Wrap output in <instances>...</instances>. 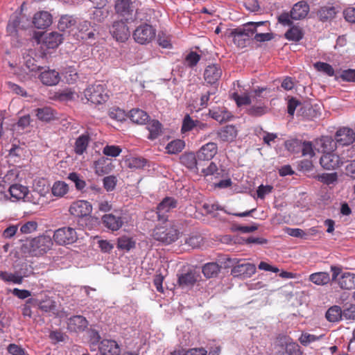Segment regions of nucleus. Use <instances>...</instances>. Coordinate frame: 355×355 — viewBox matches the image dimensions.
I'll return each mask as SVG.
<instances>
[{
  "instance_id": "f257e3e1",
  "label": "nucleus",
  "mask_w": 355,
  "mask_h": 355,
  "mask_svg": "<svg viewBox=\"0 0 355 355\" xmlns=\"http://www.w3.org/2000/svg\"><path fill=\"white\" fill-rule=\"evenodd\" d=\"M53 245L52 237L46 234L27 239L20 247L22 254L29 257H40L49 251Z\"/></svg>"
},
{
  "instance_id": "f03ea898",
  "label": "nucleus",
  "mask_w": 355,
  "mask_h": 355,
  "mask_svg": "<svg viewBox=\"0 0 355 355\" xmlns=\"http://www.w3.org/2000/svg\"><path fill=\"white\" fill-rule=\"evenodd\" d=\"M268 21L248 22L243 27L232 29L230 36L233 42L239 48H244L247 46L249 40L257 32V28L263 25H268Z\"/></svg>"
},
{
  "instance_id": "7ed1b4c3",
  "label": "nucleus",
  "mask_w": 355,
  "mask_h": 355,
  "mask_svg": "<svg viewBox=\"0 0 355 355\" xmlns=\"http://www.w3.org/2000/svg\"><path fill=\"white\" fill-rule=\"evenodd\" d=\"M162 225H158L152 230L151 237L161 243L168 245L175 242L179 237V230L174 223L162 220Z\"/></svg>"
},
{
  "instance_id": "20e7f679",
  "label": "nucleus",
  "mask_w": 355,
  "mask_h": 355,
  "mask_svg": "<svg viewBox=\"0 0 355 355\" xmlns=\"http://www.w3.org/2000/svg\"><path fill=\"white\" fill-rule=\"evenodd\" d=\"M84 95L88 101L96 105L104 103L109 98L105 88L100 84L87 87L84 91Z\"/></svg>"
},
{
  "instance_id": "39448f33",
  "label": "nucleus",
  "mask_w": 355,
  "mask_h": 355,
  "mask_svg": "<svg viewBox=\"0 0 355 355\" xmlns=\"http://www.w3.org/2000/svg\"><path fill=\"white\" fill-rule=\"evenodd\" d=\"M52 239L58 245H66L75 243L78 239V235L74 228L62 227L54 232Z\"/></svg>"
},
{
  "instance_id": "423d86ee",
  "label": "nucleus",
  "mask_w": 355,
  "mask_h": 355,
  "mask_svg": "<svg viewBox=\"0 0 355 355\" xmlns=\"http://www.w3.org/2000/svg\"><path fill=\"white\" fill-rule=\"evenodd\" d=\"M155 35L156 30L153 26L145 23L137 26L133 32L135 41L140 44H149L155 39Z\"/></svg>"
},
{
  "instance_id": "0eeeda50",
  "label": "nucleus",
  "mask_w": 355,
  "mask_h": 355,
  "mask_svg": "<svg viewBox=\"0 0 355 355\" xmlns=\"http://www.w3.org/2000/svg\"><path fill=\"white\" fill-rule=\"evenodd\" d=\"M344 163V159L334 152L327 153L322 155L320 164L326 170H334Z\"/></svg>"
},
{
  "instance_id": "6e6552de",
  "label": "nucleus",
  "mask_w": 355,
  "mask_h": 355,
  "mask_svg": "<svg viewBox=\"0 0 355 355\" xmlns=\"http://www.w3.org/2000/svg\"><path fill=\"white\" fill-rule=\"evenodd\" d=\"M110 31L113 37H114L116 41L121 42H125L130 36L129 28L126 22L123 20L114 21Z\"/></svg>"
},
{
  "instance_id": "1a4fd4ad",
  "label": "nucleus",
  "mask_w": 355,
  "mask_h": 355,
  "mask_svg": "<svg viewBox=\"0 0 355 355\" xmlns=\"http://www.w3.org/2000/svg\"><path fill=\"white\" fill-rule=\"evenodd\" d=\"M69 211L74 217L83 218L92 213V206L86 200H76L70 205Z\"/></svg>"
},
{
  "instance_id": "9d476101",
  "label": "nucleus",
  "mask_w": 355,
  "mask_h": 355,
  "mask_svg": "<svg viewBox=\"0 0 355 355\" xmlns=\"http://www.w3.org/2000/svg\"><path fill=\"white\" fill-rule=\"evenodd\" d=\"M177 200L172 197L164 198L157 207V214L159 220H167L166 214L177 207Z\"/></svg>"
},
{
  "instance_id": "9b49d317",
  "label": "nucleus",
  "mask_w": 355,
  "mask_h": 355,
  "mask_svg": "<svg viewBox=\"0 0 355 355\" xmlns=\"http://www.w3.org/2000/svg\"><path fill=\"white\" fill-rule=\"evenodd\" d=\"M256 266L250 263H238L231 270V273L234 277H239L241 278H248L256 272Z\"/></svg>"
},
{
  "instance_id": "f8f14e48",
  "label": "nucleus",
  "mask_w": 355,
  "mask_h": 355,
  "mask_svg": "<svg viewBox=\"0 0 355 355\" xmlns=\"http://www.w3.org/2000/svg\"><path fill=\"white\" fill-rule=\"evenodd\" d=\"M302 354L300 346L297 343H291L285 347L275 345L271 349L270 355H302Z\"/></svg>"
},
{
  "instance_id": "ddd939ff",
  "label": "nucleus",
  "mask_w": 355,
  "mask_h": 355,
  "mask_svg": "<svg viewBox=\"0 0 355 355\" xmlns=\"http://www.w3.org/2000/svg\"><path fill=\"white\" fill-rule=\"evenodd\" d=\"M101 355H120L121 347L118 343L112 339H103L98 345Z\"/></svg>"
},
{
  "instance_id": "4468645a",
  "label": "nucleus",
  "mask_w": 355,
  "mask_h": 355,
  "mask_svg": "<svg viewBox=\"0 0 355 355\" xmlns=\"http://www.w3.org/2000/svg\"><path fill=\"white\" fill-rule=\"evenodd\" d=\"M335 139L338 146H349L355 141V133L350 128H343L336 132Z\"/></svg>"
},
{
  "instance_id": "2eb2a0df",
  "label": "nucleus",
  "mask_w": 355,
  "mask_h": 355,
  "mask_svg": "<svg viewBox=\"0 0 355 355\" xmlns=\"http://www.w3.org/2000/svg\"><path fill=\"white\" fill-rule=\"evenodd\" d=\"M218 153V146L216 143L209 142L205 145H203L198 151H197V157L198 160L200 162L202 161H209L213 159V157Z\"/></svg>"
},
{
  "instance_id": "dca6fc26",
  "label": "nucleus",
  "mask_w": 355,
  "mask_h": 355,
  "mask_svg": "<svg viewBox=\"0 0 355 355\" xmlns=\"http://www.w3.org/2000/svg\"><path fill=\"white\" fill-rule=\"evenodd\" d=\"M310 11L309 5L306 1L295 3L291 10V17L294 20H301L306 17Z\"/></svg>"
},
{
  "instance_id": "f3484780",
  "label": "nucleus",
  "mask_w": 355,
  "mask_h": 355,
  "mask_svg": "<svg viewBox=\"0 0 355 355\" xmlns=\"http://www.w3.org/2000/svg\"><path fill=\"white\" fill-rule=\"evenodd\" d=\"M33 23L35 28L44 29L52 24V16L47 11H40L35 14Z\"/></svg>"
},
{
  "instance_id": "a211bd4d",
  "label": "nucleus",
  "mask_w": 355,
  "mask_h": 355,
  "mask_svg": "<svg viewBox=\"0 0 355 355\" xmlns=\"http://www.w3.org/2000/svg\"><path fill=\"white\" fill-rule=\"evenodd\" d=\"M91 141L90 134L87 131L76 139L73 151L76 155H82L87 150Z\"/></svg>"
},
{
  "instance_id": "6ab92c4d",
  "label": "nucleus",
  "mask_w": 355,
  "mask_h": 355,
  "mask_svg": "<svg viewBox=\"0 0 355 355\" xmlns=\"http://www.w3.org/2000/svg\"><path fill=\"white\" fill-rule=\"evenodd\" d=\"M196 272L190 270L178 276V284L182 289L192 288L198 280Z\"/></svg>"
},
{
  "instance_id": "aec40b11",
  "label": "nucleus",
  "mask_w": 355,
  "mask_h": 355,
  "mask_svg": "<svg viewBox=\"0 0 355 355\" xmlns=\"http://www.w3.org/2000/svg\"><path fill=\"white\" fill-rule=\"evenodd\" d=\"M88 325L86 318L82 315H74L71 317L67 322V329L70 331H83Z\"/></svg>"
},
{
  "instance_id": "412c9836",
  "label": "nucleus",
  "mask_w": 355,
  "mask_h": 355,
  "mask_svg": "<svg viewBox=\"0 0 355 355\" xmlns=\"http://www.w3.org/2000/svg\"><path fill=\"white\" fill-rule=\"evenodd\" d=\"M39 78L42 84L47 86H53L58 84L60 76L59 72L55 69H48L40 74Z\"/></svg>"
},
{
  "instance_id": "4be33fe9",
  "label": "nucleus",
  "mask_w": 355,
  "mask_h": 355,
  "mask_svg": "<svg viewBox=\"0 0 355 355\" xmlns=\"http://www.w3.org/2000/svg\"><path fill=\"white\" fill-rule=\"evenodd\" d=\"M114 9L122 17L132 15L135 6L132 0H116Z\"/></svg>"
},
{
  "instance_id": "5701e85b",
  "label": "nucleus",
  "mask_w": 355,
  "mask_h": 355,
  "mask_svg": "<svg viewBox=\"0 0 355 355\" xmlns=\"http://www.w3.org/2000/svg\"><path fill=\"white\" fill-rule=\"evenodd\" d=\"M222 70L218 64H211L207 67L204 72L205 81L209 84L216 83L221 77Z\"/></svg>"
},
{
  "instance_id": "b1692460",
  "label": "nucleus",
  "mask_w": 355,
  "mask_h": 355,
  "mask_svg": "<svg viewBox=\"0 0 355 355\" xmlns=\"http://www.w3.org/2000/svg\"><path fill=\"white\" fill-rule=\"evenodd\" d=\"M102 223L105 227L112 231L119 230L123 225L121 218L116 217L112 214H105L103 216Z\"/></svg>"
},
{
  "instance_id": "393cba45",
  "label": "nucleus",
  "mask_w": 355,
  "mask_h": 355,
  "mask_svg": "<svg viewBox=\"0 0 355 355\" xmlns=\"http://www.w3.org/2000/svg\"><path fill=\"white\" fill-rule=\"evenodd\" d=\"M218 138L223 141H232L237 135V130L235 126L228 125L217 132Z\"/></svg>"
},
{
  "instance_id": "a878e982",
  "label": "nucleus",
  "mask_w": 355,
  "mask_h": 355,
  "mask_svg": "<svg viewBox=\"0 0 355 355\" xmlns=\"http://www.w3.org/2000/svg\"><path fill=\"white\" fill-rule=\"evenodd\" d=\"M35 55V52L29 49L23 55L24 66L32 72H35L40 69V67L37 64V60L33 57Z\"/></svg>"
},
{
  "instance_id": "bb28decb",
  "label": "nucleus",
  "mask_w": 355,
  "mask_h": 355,
  "mask_svg": "<svg viewBox=\"0 0 355 355\" xmlns=\"http://www.w3.org/2000/svg\"><path fill=\"white\" fill-rule=\"evenodd\" d=\"M129 118L133 123L143 125L148 121L149 116L145 111L135 108L130 111Z\"/></svg>"
},
{
  "instance_id": "cd10ccee",
  "label": "nucleus",
  "mask_w": 355,
  "mask_h": 355,
  "mask_svg": "<svg viewBox=\"0 0 355 355\" xmlns=\"http://www.w3.org/2000/svg\"><path fill=\"white\" fill-rule=\"evenodd\" d=\"M338 285L342 289H355V274L345 272L338 279Z\"/></svg>"
},
{
  "instance_id": "c85d7f7f",
  "label": "nucleus",
  "mask_w": 355,
  "mask_h": 355,
  "mask_svg": "<svg viewBox=\"0 0 355 355\" xmlns=\"http://www.w3.org/2000/svg\"><path fill=\"white\" fill-rule=\"evenodd\" d=\"M35 116L40 121L48 122L55 119V112L50 107H44L35 110Z\"/></svg>"
},
{
  "instance_id": "c756f323",
  "label": "nucleus",
  "mask_w": 355,
  "mask_h": 355,
  "mask_svg": "<svg viewBox=\"0 0 355 355\" xmlns=\"http://www.w3.org/2000/svg\"><path fill=\"white\" fill-rule=\"evenodd\" d=\"M309 280L315 285L324 286L330 282L331 277L327 272H318L311 274Z\"/></svg>"
},
{
  "instance_id": "7c9ffc66",
  "label": "nucleus",
  "mask_w": 355,
  "mask_h": 355,
  "mask_svg": "<svg viewBox=\"0 0 355 355\" xmlns=\"http://www.w3.org/2000/svg\"><path fill=\"white\" fill-rule=\"evenodd\" d=\"M181 163L189 169L198 168V166L200 164L198 160L197 155H195L192 153H184L180 157Z\"/></svg>"
},
{
  "instance_id": "2f4dec72",
  "label": "nucleus",
  "mask_w": 355,
  "mask_h": 355,
  "mask_svg": "<svg viewBox=\"0 0 355 355\" xmlns=\"http://www.w3.org/2000/svg\"><path fill=\"white\" fill-rule=\"evenodd\" d=\"M337 13L334 6H323L318 11V17L321 21H327L334 19Z\"/></svg>"
},
{
  "instance_id": "473e14b6",
  "label": "nucleus",
  "mask_w": 355,
  "mask_h": 355,
  "mask_svg": "<svg viewBox=\"0 0 355 355\" xmlns=\"http://www.w3.org/2000/svg\"><path fill=\"white\" fill-rule=\"evenodd\" d=\"M9 192L13 198L16 200H20L24 198L26 196L28 192V189L25 186L16 184L10 187Z\"/></svg>"
},
{
  "instance_id": "72a5a7b5",
  "label": "nucleus",
  "mask_w": 355,
  "mask_h": 355,
  "mask_svg": "<svg viewBox=\"0 0 355 355\" xmlns=\"http://www.w3.org/2000/svg\"><path fill=\"white\" fill-rule=\"evenodd\" d=\"M325 317L331 322H338L343 320V311L340 306H333L326 312Z\"/></svg>"
},
{
  "instance_id": "f704fd0d",
  "label": "nucleus",
  "mask_w": 355,
  "mask_h": 355,
  "mask_svg": "<svg viewBox=\"0 0 355 355\" xmlns=\"http://www.w3.org/2000/svg\"><path fill=\"white\" fill-rule=\"evenodd\" d=\"M62 35L56 32H51L46 37L44 42L48 48L55 49L62 43Z\"/></svg>"
},
{
  "instance_id": "c9c22d12",
  "label": "nucleus",
  "mask_w": 355,
  "mask_h": 355,
  "mask_svg": "<svg viewBox=\"0 0 355 355\" xmlns=\"http://www.w3.org/2000/svg\"><path fill=\"white\" fill-rule=\"evenodd\" d=\"M162 123L157 120L151 121L147 125L149 131L148 139L153 140L157 139L162 133Z\"/></svg>"
},
{
  "instance_id": "e433bc0d",
  "label": "nucleus",
  "mask_w": 355,
  "mask_h": 355,
  "mask_svg": "<svg viewBox=\"0 0 355 355\" xmlns=\"http://www.w3.org/2000/svg\"><path fill=\"white\" fill-rule=\"evenodd\" d=\"M62 74L68 84H73L76 83L79 78L77 70L73 66L65 67Z\"/></svg>"
},
{
  "instance_id": "4c0bfd02",
  "label": "nucleus",
  "mask_w": 355,
  "mask_h": 355,
  "mask_svg": "<svg viewBox=\"0 0 355 355\" xmlns=\"http://www.w3.org/2000/svg\"><path fill=\"white\" fill-rule=\"evenodd\" d=\"M54 196L62 197L69 191V185L63 181H56L53 184L51 189Z\"/></svg>"
},
{
  "instance_id": "58836bf2",
  "label": "nucleus",
  "mask_w": 355,
  "mask_h": 355,
  "mask_svg": "<svg viewBox=\"0 0 355 355\" xmlns=\"http://www.w3.org/2000/svg\"><path fill=\"white\" fill-rule=\"evenodd\" d=\"M303 31L301 28L293 26L285 33V37L290 41L298 42L303 37Z\"/></svg>"
},
{
  "instance_id": "ea45409f",
  "label": "nucleus",
  "mask_w": 355,
  "mask_h": 355,
  "mask_svg": "<svg viewBox=\"0 0 355 355\" xmlns=\"http://www.w3.org/2000/svg\"><path fill=\"white\" fill-rule=\"evenodd\" d=\"M220 267L217 263L211 262L206 263L202 267V273L207 278L216 276L220 272Z\"/></svg>"
},
{
  "instance_id": "a19ab883",
  "label": "nucleus",
  "mask_w": 355,
  "mask_h": 355,
  "mask_svg": "<svg viewBox=\"0 0 355 355\" xmlns=\"http://www.w3.org/2000/svg\"><path fill=\"white\" fill-rule=\"evenodd\" d=\"M21 19L17 14L10 16L8 26L7 32L9 34H15L17 33L18 28H23V26H20Z\"/></svg>"
},
{
  "instance_id": "79ce46f5",
  "label": "nucleus",
  "mask_w": 355,
  "mask_h": 355,
  "mask_svg": "<svg viewBox=\"0 0 355 355\" xmlns=\"http://www.w3.org/2000/svg\"><path fill=\"white\" fill-rule=\"evenodd\" d=\"M95 173L98 175H103L108 173L110 168L107 164V159L105 157H101L94 162Z\"/></svg>"
},
{
  "instance_id": "37998d69",
  "label": "nucleus",
  "mask_w": 355,
  "mask_h": 355,
  "mask_svg": "<svg viewBox=\"0 0 355 355\" xmlns=\"http://www.w3.org/2000/svg\"><path fill=\"white\" fill-rule=\"evenodd\" d=\"M185 146V143L183 140L175 139L168 143L166 147V150L169 154H177L181 152Z\"/></svg>"
},
{
  "instance_id": "c03bdc74",
  "label": "nucleus",
  "mask_w": 355,
  "mask_h": 355,
  "mask_svg": "<svg viewBox=\"0 0 355 355\" xmlns=\"http://www.w3.org/2000/svg\"><path fill=\"white\" fill-rule=\"evenodd\" d=\"M135 247V241L126 236H121L117 240V248L119 250L129 251Z\"/></svg>"
},
{
  "instance_id": "a18cd8bd",
  "label": "nucleus",
  "mask_w": 355,
  "mask_h": 355,
  "mask_svg": "<svg viewBox=\"0 0 355 355\" xmlns=\"http://www.w3.org/2000/svg\"><path fill=\"white\" fill-rule=\"evenodd\" d=\"M0 278L6 282H12L13 284H20L22 283L21 276L18 272L15 273L8 272L6 271L0 272Z\"/></svg>"
},
{
  "instance_id": "49530a36",
  "label": "nucleus",
  "mask_w": 355,
  "mask_h": 355,
  "mask_svg": "<svg viewBox=\"0 0 355 355\" xmlns=\"http://www.w3.org/2000/svg\"><path fill=\"white\" fill-rule=\"evenodd\" d=\"M196 120L193 119L189 114H187L182 120L181 132L185 134L191 130H195Z\"/></svg>"
},
{
  "instance_id": "de8ad7c7",
  "label": "nucleus",
  "mask_w": 355,
  "mask_h": 355,
  "mask_svg": "<svg viewBox=\"0 0 355 355\" xmlns=\"http://www.w3.org/2000/svg\"><path fill=\"white\" fill-rule=\"evenodd\" d=\"M313 67L318 71L322 72L329 76L334 75V69L329 63L317 62L314 63Z\"/></svg>"
},
{
  "instance_id": "09e8293b",
  "label": "nucleus",
  "mask_w": 355,
  "mask_h": 355,
  "mask_svg": "<svg viewBox=\"0 0 355 355\" xmlns=\"http://www.w3.org/2000/svg\"><path fill=\"white\" fill-rule=\"evenodd\" d=\"M76 23L75 19L69 15H63L60 17L58 27L59 30L64 31L67 28L73 26Z\"/></svg>"
},
{
  "instance_id": "8fccbe9b",
  "label": "nucleus",
  "mask_w": 355,
  "mask_h": 355,
  "mask_svg": "<svg viewBox=\"0 0 355 355\" xmlns=\"http://www.w3.org/2000/svg\"><path fill=\"white\" fill-rule=\"evenodd\" d=\"M38 306L41 311L47 313L55 310L56 303L54 300L47 297L40 301L38 303Z\"/></svg>"
},
{
  "instance_id": "3c124183",
  "label": "nucleus",
  "mask_w": 355,
  "mask_h": 355,
  "mask_svg": "<svg viewBox=\"0 0 355 355\" xmlns=\"http://www.w3.org/2000/svg\"><path fill=\"white\" fill-rule=\"evenodd\" d=\"M68 179L74 182L75 187L78 191H83L86 187L85 181L80 178L77 173H70L68 175Z\"/></svg>"
},
{
  "instance_id": "603ef678",
  "label": "nucleus",
  "mask_w": 355,
  "mask_h": 355,
  "mask_svg": "<svg viewBox=\"0 0 355 355\" xmlns=\"http://www.w3.org/2000/svg\"><path fill=\"white\" fill-rule=\"evenodd\" d=\"M268 108L263 105H253L247 110V114L251 116L258 117L265 114Z\"/></svg>"
},
{
  "instance_id": "864d4df0",
  "label": "nucleus",
  "mask_w": 355,
  "mask_h": 355,
  "mask_svg": "<svg viewBox=\"0 0 355 355\" xmlns=\"http://www.w3.org/2000/svg\"><path fill=\"white\" fill-rule=\"evenodd\" d=\"M109 116L117 121H123L125 120L126 114L124 110L119 107H112L109 111Z\"/></svg>"
},
{
  "instance_id": "5fc2aeb1",
  "label": "nucleus",
  "mask_w": 355,
  "mask_h": 355,
  "mask_svg": "<svg viewBox=\"0 0 355 355\" xmlns=\"http://www.w3.org/2000/svg\"><path fill=\"white\" fill-rule=\"evenodd\" d=\"M300 150H302V155L304 157L311 158L315 155L313 146L311 141H302Z\"/></svg>"
},
{
  "instance_id": "6e6d98bb",
  "label": "nucleus",
  "mask_w": 355,
  "mask_h": 355,
  "mask_svg": "<svg viewBox=\"0 0 355 355\" xmlns=\"http://www.w3.org/2000/svg\"><path fill=\"white\" fill-rule=\"evenodd\" d=\"M202 237L198 234H191L186 240V243L193 248L200 247L202 243Z\"/></svg>"
},
{
  "instance_id": "4d7b16f0",
  "label": "nucleus",
  "mask_w": 355,
  "mask_h": 355,
  "mask_svg": "<svg viewBox=\"0 0 355 355\" xmlns=\"http://www.w3.org/2000/svg\"><path fill=\"white\" fill-rule=\"evenodd\" d=\"M338 180L336 173H322L318 175V180L325 184L329 185L336 182Z\"/></svg>"
},
{
  "instance_id": "13d9d810",
  "label": "nucleus",
  "mask_w": 355,
  "mask_h": 355,
  "mask_svg": "<svg viewBox=\"0 0 355 355\" xmlns=\"http://www.w3.org/2000/svg\"><path fill=\"white\" fill-rule=\"evenodd\" d=\"M121 153V148L118 146H105L103 149V153L105 155L110 157H117Z\"/></svg>"
},
{
  "instance_id": "bf43d9fd",
  "label": "nucleus",
  "mask_w": 355,
  "mask_h": 355,
  "mask_svg": "<svg viewBox=\"0 0 355 355\" xmlns=\"http://www.w3.org/2000/svg\"><path fill=\"white\" fill-rule=\"evenodd\" d=\"M37 223L33 220L28 221L23 224L20 227V232L21 234H31L37 230Z\"/></svg>"
},
{
  "instance_id": "052dcab7",
  "label": "nucleus",
  "mask_w": 355,
  "mask_h": 355,
  "mask_svg": "<svg viewBox=\"0 0 355 355\" xmlns=\"http://www.w3.org/2000/svg\"><path fill=\"white\" fill-rule=\"evenodd\" d=\"M116 178L113 175L105 177L103 180V187L107 191H112L116 185Z\"/></svg>"
},
{
  "instance_id": "680f3d73",
  "label": "nucleus",
  "mask_w": 355,
  "mask_h": 355,
  "mask_svg": "<svg viewBox=\"0 0 355 355\" xmlns=\"http://www.w3.org/2000/svg\"><path fill=\"white\" fill-rule=\"evenodd\" d=\"M302 143L300 140L293 139L286 141L285 145L288 151L296 153L300 150Z\"/></svg>"
},
{
  "instance_id": "e2e57ef3",
  "label": "nucleus",
  "mask_w": 355,
  "mask_h": 355,
  "mask_svg": "<svg viewBox=\"0 0 355 355\" xmlns=\"http://www.w3.org/2000/svg\"><path fill=\"white\" fill-rule=\"evenodd\" d=\"M300 105L301 102L299 100H297L295 97L288 96L287 105V110L288 114L293 116L294 115L296 107Z\"/></svg>"
},
{
  "instance_id": "0e129e2a",
  "label": "nucleus",
  "mask_w": 355,
  "mask_h": 355,
  "mask_svg": "<svg viewBox=\"0 0 355 355\" xmlns=\"http://www.w3.org/2000/svg\"><path fill=\"white\" fill-rule=\"evenodd\" d=\"M103 7H97L93 12V19L96 21L101 22L108 16V11L103 10Z\"/></svg>"
},
{
  "instance_id": "69168bd1",
  "label": "nucleus",
  "mask_w": 355,
  "mask_h": 355,
  "mask_svg": "<svg viewBox=\"0 0 355 355\" xmlns=\"http://www.w3.org/2000/svg\"><path fill=\"white\" fill-rule=\"evenodd\" d=\"M200 59V56L196 52H190L185 58V62L190 67H195Z\"/></svg>"
},
{
  "instance_id": "338daca9",
  "label": "nucleus",
  "mask_w": 355,
  "mask_h": 355,
  "mask_svg": "<svg viewBox=\"0 0 355 355\" xmlns=\"http://www.w3.org/2000/svg\"><path fill=\"white\" fill-rule=\"evenodd\" d=\"M234 99L235 100L238 106L248 105L251 103V98L247 94L239 95L237 94H234Z\"/></svg>"
},
{
  "instance_id": "774afa93",
  "label": "nucleus",
  "mask_w": 355,
  "mask_h": 355,
  "mask_svg": "<svg viewBox=\"0 0 355 355\" xmlns=\"http://www.w3.org/2000/svg\"><path fill=\"white\" fill-rule=\"evenodd\" d=\"M345 19L352 24H355V8L348 7L343 10Z\"/></svg>"
}]
</instances>
